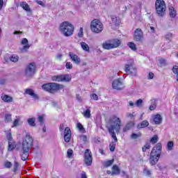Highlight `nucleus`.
<instances>
[{
  "instance_id": "nucleus-20",
  "label": "nucleus",
  "mask_w": 178,
  "mask_h": 178,
  "mask_svg": "<svg viewBox=\"0 0 178 178\" xmlns=\"http://www.w3.org/2000/svg\"><path fill=\"white\" fill-rule=\"evenodd\" d=\"M112 169L113 170L111 172V176H115V175H120V169L117 165H114Z\"/></svg>"
},
{
  "instance_id": "nucleus-27",
  "label": "nucleus",
  "mask_w": 178,
  "mask_h": 178,
  "mask_svg": "<svg viewBox=\"0 0 178 178\" xmlns=\"http://www.w3.org/2000/svg\"><path fill=\"white\" fill-rule=\"evenodd\" d=\"M28 124L31 126V127H35V118H29L27 120Z\"/></svg>"
},
{
  "instance_id": "nucleus-60",
  "label": "nucleus",
  "mask_w": 178,
  "mask_h": 178,
  "mask_svg": "<svg viewBox=\"0 0 178 178\" xmlns=\"http://www.w3.org/2000/svg\"><path fill=\"white\" fill-rule=\"evenodd\" d=\"M65 129V124H61L59 127V130L60 131H62L63 130Z\"/></svg>"
},
{
  "instance_id": "nucleus-3",
  "label": "nucleus",
  "mask_w": 178,
  "mask_h": 178,
  "mask_svg": "<svg viewBox=\"0 0 178 178\" xmlns=\"http://www.w3.org/2000/svg\"><path fill=\"white\" fill-rule=\"evenodd\" d=\"M60 31L65 37H70V35H73L74 26L69 22H64L60 24Z\"/></svg>"
},
{
  "instance_id": "nucleus-59",
  "label": "nucleus",
  "mask_w": 178,
  "mask_h": 178,
  "mask_svg": "<svg viewBox=\"0 0 178 178\" xmlns=\"http://www.w3.org/2000/svg\"><path fill=\"white\" fill-rule=\"evenodd\" d=\"M147 77H148L149 80H152V79H154V73L149 72Z\"/></svg>"
},
{
  "instance_id": "nucleus-6",
  "label": "nucleus",
  "mask_w": 178,
  "mask_h": 178,
  "mask_svg": "<svg viewBox=\"0 0 178 178\" xmlns=\"http://www.w3.org/2000/svg\"><path fill=\"white\" fill-rule=\"evenodd\" d=\"M90 29L93 33H97L98 34L104 30V25L101 21L95 19L90 23Z\"/></svg>"
},
{
  "instance_id": "nucleus-7",
  "label": "nucleus",
  "mask_w": 178,
  "mask_h": 178,
  "mask_svg": "<svg viewBox=\"0 0 178 178\" xmlns=\"http://www.w3.org/2000/svg\"><path fill=\"white\" fill-rule=\"evenodd\" d=\"M52 81H56L60 83V81H64L65 83H69L72 81V77L67 74H60L57 76H54L51 77Z\"/></svg>"
},
{
  "instance_id": "nucleus-31",
  "label": "nucleus",
  "mask_w": 178,
  "mask_h": 178,
  "mask_svg": "<svg viewBox=\"0 0 178 178\" xmlns=\"http://www.w3.org/2000/svg\"><path fill=\"white\" fill-rule=\"evenodd\" d=\"M83 115L86 119H90V118H91V111L89 108L86 109V111L83 113Z\"/></svg>"
},
{
  "instance_id": "nucleus-45",
  "label": "nucleus",
  "mask_w": 178,
  "mask_h": 178,
  "mask_svg": "<svg viewBox=\"0 0 178 178\" xmlns=\"http://www.w3.org/2000/svg\"><path fill=\"white\" fill-rule=\"evenodd\" d=\"M66 69H73V64L70 62H67L65 64Z\"/></svg>"
},
{
  "instance_id": "nucleus-48",
  "label": "nucleus",
  "mask_w": 178,
  "mask_h": 178,
  "mask_svg": "<svg viewBox=\"0 0 178 178\" xmlns=\"http://www.w3.org/2000/svg\"><path fill=\"white\" fill-rule=\"evenodd\" d=\"M19 123H20V120L19 119L15 120V121L13 122V127H17V126H19Z\"/></svg>"
},
{
  "instance_id": "nucleus-57",
  "label": "nucleus",
  "mask_w": 178,
  "mask_h": 178,
  "mask_svg": "<svg viewBox=\"0 0 178 178\" xmlns=\"http://www.w3.org/2000/svg\"><path fill=\"white\" fill-rule=\"evenodd\" d=\"M172 37H173V34H172L170 33L165 35L166 40H170V38H172Z\"/></svg>"
},
{
  "instance_id": "nucleus-44",
  "label": "nucleus",
  "mask_w": 178,
  "mask_h": 178,
  "mask_svg": "<svg viewBox=\"0 0 178 178\" xmlns=\"http://www.w3.org/2000/svg\"><path fill=\"white\" fill-rule=\"evenodd\" d=\"M143 173L145 175V176H151L152 173H151V170H149L148 169L145 168L143 170Z\"/></svg>"
},
{
  "instance_id": "nucleus-13",
  "label": "nucleus",
  "mask_w": 178,
  "mask_h": 178,
  "mask_svg": "<svg viewBox=\"0 0 178 178\" xmlns=\"http://www.w3.org/2000/svg\"><path fill=\"white\" fill-rule=\"evenodd\" d=\"M72 139V131L69 127H66L64 131V141L65 143H70Z\"/></svg>"
},
{
  "instance_id": "nucleus-50",
  "label": "nucleus",
  "mask_w": 178,
  "mask_h": 178,
  "mask_svg": "<svg viewBox=\"0 0 178 178\" xmlns=\"http://www.w3.org/2000/svg\"><path fill=\"white\" fill-rule=\"evenodd\" d=\"M134 116H136V113H127V118H130L131 119H133L134 118Z\"/></svg>"
},
{
  "instance_id": "nucleus-10",
  "label": "nucleus",
  "mask_w": 178,
  "mask_h": 178,
  "mask_svg": "<svg viewBox=\"0 0 178 178\" xmlns=\"http://www.w3.org/2000/svg\"><path fill=\"white\" fill-rule=\"evenodd\" d=\"M112 87L114 90H117L118 91L123 90V88H124V85L122 81V79L119 78L118 79H115L112 83Z\"/></svg>"
},
{
  "instance_id": "nucleus-62",
  "label": "nucleus",
  "mask_w": 178,
  "mask_h": 178,
  "mask_svg": "<svg viewBox=\"0 0 178 178\" xmlns=\"http://www.w3.org/2000/svg\"><path fill=\"white\" fill-rule=\"evenodd\" d=\"M56 59H58L59 60H60L62 59V54H57Z\"/></svg>"
},
{
  "instance_id": "nucleus-25",
  "label": "nucleus",
  "mask_w": 178,
  "mask_h": 178,
  "mask_svg": "<svg viewBox=\"0 0 178 178\" xmlns=\"http://www.w3.org/2000/svg\"><path fill=\"white\" fill-rule=\"evenodd\" d=\"M20 6H21V8H22L26 12H31V9H30V6H29V4H27V3L21 2L20 3Z\"/></svg>"
},
{
  "instance_id": "nucleus-1",
  "label": "nucleus",
  "mask_w": 178,
  "mask_h": 178,
  "mask_svg": "<svg viewBox=\"0 0 178 178\" xmlns=\"http://www.w3.org/2000/svg\"><path fill=\"white\" fill-rule=\"evenodd\" d=\"M26 135L23 138L22 144V153L21 159L22 161H27L29 156L30 155V149L33 148L34 145V139L33 136L25 131Z\"/></svg>"
},
{
  "instance_id": "nucleus-41",
  "label": "nucleus",
  "mask_w": 178,
  "mask_h": 178,
  "mask_svg": "<svg viewBox=\"0 0 178 178\" xmlns=\"http://www.w3.org/2000/svg\"><path fill=\"white\" fill-rule=\"evenodd\" d=\"M173 142L172 141H170L168 143V145H167V148L168 149V151H172V149H173Z\"/></svg>"
},
{
  "instance_id": "nucleus-26",
  "label": "nucleus",
  "mask_w": 178,
  "mask_h": 178,
  "mask_svg": "<svg viewBox=\"0 0 178 178\" xmlns=\"http://www.w3.org/2000/svg\"><path fill=\"white\" fill-rule=\"evenodd\" d=\"M111 20L113 24H115V26H119L120 24V20H119V19H118V17L112 15Z\"/></svg>"
},
{
  "instance_id": "nucleus-36",
  "label": "nucleus",
  "mask_w": 178,
  "mask_h": 178,
  "mask_svg": "<svg viewBox=\"0 0 178 178\" xmlns=\"http://www.w3.org/2000/svg\"><path fill=\"white\" fill-rule=\"evenodd\" d=\"M76 127H77L78 130H79V131H82V133H84V131H86L84 127H83V124H81V123H80V122H78L76 124Z\"/></svg>"
},
{
  "instance_id": "nucleus-8",
  "label": "nucleus",
  "mask_w": 178,
  "mask_h": 178,
  "mask_svg": "<svg viewBox=\"0 0 178 178\" xmlns=\"http://www.w3.org/2000/svg\"><path fill=\"white\" fill-rule=\"evenodd\" d=\"M24 74L26 77H33L35 74V64L34 63H31L26 65Z\"/></svg>"
},
{
  "instance_id": "nucleus-22",
  "label": "nucleus",
  "mask_w": 178,
  "mask_h": 178,
  "mask_svg": "<svg viewBox=\"0 0 178 178\" xmlns=\"http://www.w3.org/2000/svg\"><path fill=\"white\" fill-rule=\"evenodd\" d=\"M1 99L4 102H8V103H10V102H13V98H12V97H10L8 95H4L1 96Z\"/></svg>"
},
{
  "instance_id": "nucleus-47",
  "label": "nucleus",
  "mask_w": 178,
  "mask_h": 178,
  "mask_svg": "<svg viewBox=\"0 0 178 178\" xmlns=\"http://www.w3.org/2000/svg\"><path fill=\"white\" fill-rule=\"evenodd\" d=\"M67 155L68 158H72V156L73 155V150L72 149H68L67 152Z\"/></svg>"
},
{
  "instance_id": "nucleus-14",
  "label": "nucleus",
  "mask_w": 178,
  "mask_h": 178,
  "mask_svg": "<svg viewBox=\"0 0 178 178\" xmlns=\"http://www.w3.org/2000/svg\"><path fill=\"white\" fill-rule=\"evenodd\" d=\"M152 152L156 154L158 156H161L162 154V144L157 143L152 149Z\"/></svg>"
},
{
  "instance_id": "nucleus-56",
  "label": "nucleus",
  "mask_w": 178,
  "mask_h": 178,
  "mask_svg": "<svg viewBox=\"0 0 178 178\" xmlns=\"http://www.w3.org/2000/svg\"><path fill=\"white\" fill-rule=\"evenodd\" d=\"M7 139L8 140V142L9 141H12V140H13V138L12 137V134L11 133H8L7 134Z\"/></svg>"
},
{
  "instance_id": "nucleus-11",
  "label": "nucleus",
  "mask_w": 178,
  "mask_h": 178,
  "mask_svg": "<svg viewBox=\"0 0 178 178\" xmlns=\"http://www.w3.org/2000/svg\"><path fill=\"white\" fill-rule=\"evenodd\" d=\"M85 163L87 166H91V164L92 163V155L91 154V151L90 149H87L85 150Z\"/></svg>"
},
{
  "instance_id": "nucleus-52",
  "label": "nucleus",
  "mask_w": 178,
  "mask_h": 178,
  "mask_svg": "<svg viewBox=\"0 0 178 178\" xmlns=\"http://www.w3.org/2000/svg\"><path fill=\"white\" fill-rule=\"evenodd\" d=\"M5 168H7L8 169H10V168H12V163L10 161H6L5 163Z\"/></svg>"
},
{
  "instance_id": "nucleus-5",
  "label": "nucleus",
  "mask_w": 178,
  "mask_h": 178,
  "mask_svg": "<svg viewBox=\"0 0 178 178\" xmlns=\"http://www.w3.org/2000/svg\"><path fill=\"white\" fill-rule=\"evenodd\" d=\"M155 8L158 16L163 17V16H165V12L166 11V4L165 3V1L156 0Z\"/></svg>"
},
{
  "instance_id": "nucleus-54",
  "label": "nucleus",
  "mask_w": 178,
  "mask_h": 178,
  "mask_svg": "<svg viewBox=\"0 0 178 178\" xmlns=\"http://www.w3.org/2000/svg\"><path fill=\"white\" fill-rule=\"evenodd\" d=\"M90 97L92 99H95V101H97L98 99V95L95 93H93L90 95Z\"/></svg>"
},
{
  "instance_id": "nucleus-37",
  "label": "nucleus",
  "mask_w": 178,
  "mask_h": 178,
  "mask_svg": "<svg viewBox=\"0 0 178 178\" xmlns=\"http://www.w3.org/2000/svg\"><path fill=\"white\" fill-rule=\"evenodd\" d=\"M140 137H141V133H138V134L133 133L131 135V138H132V140H137V138H140Z\"/></svg>"
},
{
  "instance_id": "nucleus-32",
  "label": "nucleus",
  "mask_w": 178,
  "mask_h": 178,
  "mask_svg": "<svg viewBox=\"0 0 178 178\" xmlns=\"http://www.w3.org/2000/svg\"><path fill=\"white\" fill-rule=\"evenodd\" d=\"M152 105L149 106V111H155L156 109V102H155V99H151Z\"/></svg>"
},
{
  "instance_id": "nucleus-39",
  "label": "nucleus",
  "mask_w": 178,
  "mask_h": 178,
  "mask_svg": "<svg viewBox=\"0 0 178 178\" xmlns=\"http://www.w3.org/2000/svg\"><path fill=\"white\" fill-rule=\"evenodd\" d=\"M10 60H11V62L16 63L19 60V56L16 55H13L12 56L10 57Z\"/></svg>"
},
{
  "instance_id": "nucleus-33",
  "label": "nucleus",
  "mask_w": 178,
  "mask_h": 178,
  "mask_svg": "<svg viewBox=\"0 0 178 178\" xmlns=\"http://www.w3.org/2000/svg\"><path fill=\"white\" fill-rule=\"evenodd\" d=\"M113 162H115V160H108L107 161H105L104 165L105 168H109V166H112L113 165Z\"/></svg>"
},
{
  "instance_id": "nucleus-15",
  "label": "nucleus",
  "mask_w": 178,
  "mask_h": 178,
  "mask_svg": "<svg viewBox=\"0 0 178 178\" xmlns=\"http://www.w3.org/2000/svg\"><path fill=\"white\" fill-rule=\"evenodd\" d=\"M69 56L70 57V59L72 60V62H74V63H75V65H80V62H81V60L80 59V58H79V56L70 52Z\"/></svg>"
},
{
  "instance_id": "nucleus-46",
  "label": "nucleus",
  "mask_w": 178,
  "mask_h": 178,
  "mask_svg": "<svg viewBox=\"0 0 178 178\" xmlns=\"http://www.w3.org/2000/svg\"><path fill=\"white\" fill-rule=\"evenodd\" d=\"M35 2L38 3V5H40V6H42V8H45L47 6L45 3L42 2V1L35 0Z\"/></svg>"
},
{
  "instance_id": "nucleus-58",
  "label": "nucleus",
  "mask_w": 178,
  "mask_h": 178,
  "mask_svg": "<svg viewBox=\"0 0 178 178\" xmlns=\"http://www.w3.org/2000/svg\"><path fill=\"white\" fill-rule=\"evenodd\" d=\"M81 139L82 140V141H84V143H87V136L86 135L81 136Z\"/></svg>"
},
{
  "instance_id": "nucleus-18",
  "label": "nucleus",
  "mask_w": 178,
  "mask_h": 178,
  "mask_svg": "<svg viewBox=\"0 0 178 178\" xmlns=\"http://www.w3.org/2000/svg\"><path fill=\"white\" fill-rule=\"evenodd\" d=\"M102 47L104 49H113V46L111 42V40H108V42H105L102 44Z\"/></svg>"
},
{
  "instance_id": "nucleus-53",
  "label": "nucleus",
  "mask_w": 178,
  "mask_h": 178,
  "mask_svg": "<svg viewBox=\"0 0 178 178\" xmlns=\"http://www.w3.org/2000/svg\"><path fill=\"white\" fill-rule=\"evenodd\" d=\"M142 104H143V99H138L136 102V106H141Z\"/></svg>"
},
{
  "instance_id": "nucleus-2",
  "label": "nucleus",
  "mask_w": 178,
  "mask_h": 178,
  "mask_svg": "<svg viewBox=\"0 0 178 178\" xmlns=\"http://www.w3.org/2000/svg\"><path fill=\"white\" fill-rule=\"evenodd\" d=\"M108 124H110V127H108V131L112 138H113L114 143H118V138L116 137L115 133H120V127L122 126V120L116 115H113L108 120Z\"/></svg>"
},
{
  "instance_id": "nucleus-16",
  "label": "nucleus",
  "mask_w": 178,
  "mask_h": 178,
  "mask_svg": "<svg viewBox=\"0 0 178 178\" xmlns=\"http://www.w3.org/2000/svg\"><path fill=\"white\" fill-rule=\"evenodd\" d=\"M25 94H27L28 95H30L33 98V99H40V97H38V95L35 94L34 90L31 88H27L25 90Z\"/></svg>"
},
{
  "instance_id": "nucleus-49",
  "label": "nucleus",
  "mask_w": 178,
  "mask_h": 178,
  "mask_svg": "<svg viewBox=\"0 0 178 178\" xmlns=\"http://www.w3.org/2000/svg\"><path fill=\"white\" fill-rule=\"evenodd\" d=\"M38 120L39 122H40V124H44V116L42 115L38 116Z\"/></svg>"
},
{
  "instance_id": "nucleus-38",
  "label": "nucleus",
  "mask_w": 178,
  "mask_h": 178,
  "mask_svg": "<svg viewBox=\"0 0 178 178\" xmlns=\"http://www.w3.org/2000/svg\"><path fill=\"white\" fill-rule=\"evenodd\" d=\"M5 122L6 123H9V122H12V115H10V114H6L5 115Z\"/></svg>"
},
{
  "instance_id": "nucleus-61",
  "label": "nucleus",
  "mask_w": 178,
  "mask_h": 178,
  "mask_svg": "<svg viewBox=\"0 0 178 178\" xmlns=\"http://www.w3.org/2000/svg\"><path fill=\"white\" fill-rule=\"evenodd\" d=\"M2 8H3V0H0V10H2Z\"/></svg>"
},
{
  "instance_id": "nucleus-43",
  "label": "nucleus",
  "mask_w": 178,
  "mask_h": 178,
  "mask_svg": "<svg viewBox=\"0 0 178 178\" xmlns=\"http://www.w3.org/2000/svg\"><path fill=\"white\" fill-rule=\"evenodd\" d=\"M19 170V163L15 161L13 172H16Z\"/></svg>"
},
{
  "instance_id": "nucleus-19",
  "label": "nucleus",
  "mask_w": 178,
  "mask_h": 178,
  "mask_svg": "<svg viewBox=\"0 0 178 178\" xmlns=\"http://www.w3.org/2000/svg\"><path fill=\"white\" fill-rule=\"evenodd\" d=\"M110 41L111 42V45H113V48H118V47H120V44H122V41L119 39H113Z\"/></svg>"
},
{
  "instance_id": "nucleus-4",
  "label": "nucleus",
  "mask_w": 178,
  "mask_h": 178,
  "mask_svg": "<svg viewBox=\"0 0 178 178\" xmlns=\"http://www.w3.org/2000/svg\"><path fill=\"white\" fill-rule=\"evenodd\" d=\"M63 88V85L52 82L44 83L42 86V90L51 94H55L56 91H59V90H62Z\"/></svg>"
},
{
  "instance_id": "nucleus-42",
  "label": "nucleus",
  "mask_w": 178,
  "mask_h": 178,
  "mask_svg": "<svg viewBox=\"0 0 178 178\" xmlns=\"http://www.w3.org/2000/svg\"><path fill=\"white\" fill-rule=\"evenodd\" d=\"M150 143H152V144H156V143H158V136H154L150 139Z\"/></svg>"
},
{
  "instance_id": "nucleus-34",
  "label": "nucleus",
  "mask_w": 178,
  "mask_h": 178,
  "mask_svg": "<svg viewBox=\"0 0 178 178\" xmlns=\"http://www.w3.org/2000/svg\"><path fill=\"white\" fill-rule=\"evenodd\" d=\"M116 142H111L109 145V148L111 152H115V149L116 148Z\"/></svg>"
},
{
  "instance_id": "nucleus-28",
  "label": "nucleus",
  "mask_w": 178,
  "mask_h": 178,
  "mask_svg": "<svg viewBox=\"0 0 178 178\" xmlns=\"http://www.w3.org/2000/svg\"><path fill=\"white\" fill-rule=\"evenodd\" d=\"M16 148V143L13 141L8 142V151H13Z\"/></svg>"
},
{
  "instance_id": "nucleus-51",
  "label": "nucleus",
  "mask_w": 178,
  "mask_h": 178,
  "mask_svg": "<svg viewBox=\"0 0 178 178\" xmlns=\"http://www.w3.org/2000/svg\"><path fill=\"white\" fill-rule=\"evenodd\" d=\"M131 68L132 67H131V66L130 65H125V69H124L126 73H129Z\"/></svg>"
},
{
  "instance_id": "nucleus-9",
  "label": "nucleus",
  "mask_w": 178,
  "mask_h": 178,
  "mask_svg": "<svg viewBox=\"0 0 178 178\" xmlns=\"http://www.w3.org/2000/svg\"><path fill=\"white\" fill-rule=\"evenodd\" d=\"M134 40L136 42H140L143 44V41H144V33L141 29H136L134 31Z\"/></svg>"
},
{
  "instance_id": "nucleus-40",
  "label": "nucleus",
  "mask_w": 178,
  "mask_h": 178,
  "mask_svg": "<svg viewBox=\"0 0 178 178\" xmlns=\"http://www.w3.org/2000/svg\"><path fill=\"white\" fill-rule=\"evenodd\" d=\"M129 73L131 76H137V69L134 67L131 68Z\"/></svg>"
},
{
  "instance_id": "nucleus-35",
  "label": "nucleus",
  "mask_w": 178,
  "mask_h": 178,
  "mask_svg": "<svg viewBox=\"0 0 178 178\" xmlns=\"http://www.w3.org/2000/svg\"><path fill=\"white\" fill-rule=\"evenodd\" d=\"M128 47L132 49V51H137V47L136 46V44L133 42H130L128 43Z\"/></svg>"
},
{
  "instance_id": "nucleus-17",
  "label": "nucleus",
  "mask_w": 178,
  "mask_h": 178,
  "mask_svg": "<svg viewBox=\"0 0 178 178\" xmlns=\"http://www.w3.org/2000/svg\"><path fill=\"white\" fill-rule=\"evenodd\" d=\"M21 44L22 45H24L21 51H26V49H29L30 48V46L29 44V40H27V38H23Z\"/></svg>"
},
{
  "instance_id": "nucleus-63",
  "label": "nucleus",
  "mask_w": 178,
  "mask_h": 178,
  "mask_svg": "<svg viewBox=\"0 0 178 178\" xmlns=\"http://www.w3.org/2000/svg\"><path fill=\"white\" fill-rule=\"evenodd\" d=\"M144 147H146V149H149V148H151V145L149 143H146Z\"/></svg>"
},
{
  "instance_id": "nucleus-23",
  "label": "nucleus",
  "mask_w": 178,
  "mask_h": 178,
  "mask_svg": "<svg viewBox=\"0 0 178 178\" xmlns=\"http://www.w3.org/2000/svg\"><path fill=\"white\" fill-rule=\"evenodd\" d=\"M148 126H149V122H148L147 120H143L138 124L137 127L138 129H144L145 127H148Z\"/></svg>"
},
{
  "instance_id": "nucleus-24",
  "label": "nucleus",
  "mask_w": 178,
  "mask_h": 178,
  "mask_svg": "<svg viewBox=\"0 0 178 178\" xmlns=\"http://www.w3.org/2000/svg\"><path fill=\"white\" fill-rule=\"evenodd\" d=\"M134 127V122H133L132 121L129 122L123 129V132L126 133V131H128V130H130V129H131V127Z\"/></svg>"
},
{
  "instance_id": "nucleus-12",
  "label": "nucleus",
  "mask_w": 178,
  "mask_h": 178,
  "mask_svg": "<svg viewBox=\"0 0 178 178\" xmlns=\"http://www.w3.org/2000/svg\"><path fill=\"white\" fill-rule=\"evenodd\" d=\"M159 158H161V156H158L156 153L151 152L150 158L149 159L150 165H152V166H154V165H156V163H158V161H159Z\"/></svg>"
},
{
  "instance_id": "nucleus-21",
  "label": "nucleus",
  "mask_w": 178,
  "mask_h": 178,
  "mask_svg": "<svg viewBox=\"0 0 178 178\" xmlns=\"http://www.w3.org/2000/svg\"><path fill=\"white\" fill-rule=\"evenodd\" d=\"M155 124H161L162 123V116L160 114H156L154 118Z\"/></svg>"
},
{
  "instance_id": "nucleus-30",
  "label": "nucleus",
  "mask_w": 178,
  "mask_h": 178,
  "mask_svg": "<svg viewBox=\"0 0 178 178\" xmlns=\"http://www.w3.org/2000/svg\"><path fill=\"white\" fill-rule=\"evenodd\" d=\"M169 10L170 17H176V10H175V8H173V6L169 7Z\"/></svg>"
},
{
  "instance_id": "nucleus-55",
  "label": "nucleus",
  "mask_w": 178,
  "mask_h": 178,
  "mask_svg": "<svg viewBox=\"0 0 178 178\" xmlns=\"http://www.w3.org/2000/svg\"><path fill=\"white\" fill-rule=\"evenodd\" d=\"M83 28H80L79 32L78 33V37H80L81 38H83Z\"/></svg>"
},
{
  "instance_id": "nucleus-64",
  "label": "nucleus",
  "mask_w": 178,
  "mask_h": 178,
  "mask_svg": "<svg viewBox=\"0 0 178 178\" xmlns=\"http://www.w3.org/2000/svg\"><path fill=\"white\" fill-rule=\"evenodd\" d=\"M81 178H87V175H86L85 172H83V173L81 175Z\"/></svg>"
},
{
  "instance_id": "nucleus-29",
  "label": "nucleus",
  "mask_w": 178,
  "mask_h": 178,
  "mask_svg": "<svg viewBox=\"0 0 178 178\" xmlns=\"http://www.w3.org/2000/svg\"><path fill=\"white\" fill-rule=\"evenodd\" d=\"M81 46L82 49H83V51H86V52H90V47H88V44H87V43L84 42H81Z\"/></svg>"
}]
</instances>
